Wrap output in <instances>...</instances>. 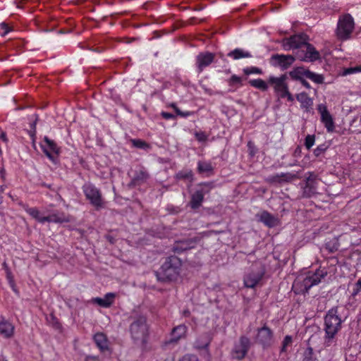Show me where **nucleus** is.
I'll return each instance as SVG.
<instances>
[{
	"instance_id": "27",
	"label": "nucleus",
	"mask_w": 361,
	"mask_h": 361,
	"mask_svg": "<svg viewBox=\"0 0 361 361\" xmlns=\"http://www.w3.org/2000/svg\"><path fill=\"white\" fill-rule=\"evenodd\" d=\"M204 201V195L197 189L191 194L189 205L192 209H197L202 206Z\"/></svg>"
},
{
	"instance_id": "18",
	"label": "nucleus",
	"mask_w": 361,
	"mask_h": 361,
	"mask_svg": "<svg viewBox=\"0 0 361 361\" xmlns=\"http://www.w3.org/2000/svg\"><path fill=\"white\" fill-rule=\"evenodd\" d=\"M149 175L144 167H138L133 171L130 182L128 184L129 188H134L145 183Z\"/></svg>"
},
{
	"instance_id": "40",
	"label": "nucleus",
	"mask_w": 361,
	"mask_h": 361,
	"mask_svg": "<svg viewBox=\"0 0 361 361\" xmlns=\"http://www.w3.org/2000/svg\"><path fill=\"white\" fill-rule=\"evenodd\" d=\"M243 78L237 75H232L231 78L228 80V84L230 87H234L235 85L242 86L243 85Z\"/></svg>"
},
{
	"instance_id": "12",
	"label": "nucleus",
	"mask_w": 361,
	"mask_h": 361,
	"mask_svg": "<svg viewBox=\"0 0 361 361\" xmlns=\"http://www.w3.org/2000/svg\"><path fill=\"white\" fill-rule=\"evenodd\" d=\"M250 344V340L248 337L241 336L239 338V343L235 345L232 350L231 355L233 358L238 360H243L247 354Z\"/></svg>"
},
{
	"instance_id": "36",
	"label": "nucleus",
	"mask_w": 361,
	"mask_h": 361,
	"mask_svg": "<svg viewBox=\"0 0 361 361\" xmlns=\"http://www.w3.org/2000/svg\"><path fill=\"white\" fill-rule=\"evenodd\" d=\"M307 69L303 67H297L289 73L290 76L295 80H300L305 77Z\"/></svg>"
},
{
	"instance_id": "23",
	"label": "nucleus",
	"mask_w": 361,
	"mask_h": 361,
	"mask_svg": "<svg viewBox=\"0 0 361 361\" xmlns=\"http://www.w3.org/2000/svg\"><path fill=\"white\" fill-rule=\"evenodd\" d=\"M176 180H183L188 182V187L190 188L194 181V173L191 169H183L176 173L174 176Z\"/></svg>"
},
{
	"instance_id": "17",
	"label": "nucleus",
	"mask_w": 361,
	"mask_h": 361,
	"mask_svg": "<svg viewBox=\"0 0 361 361\" xmlns=\"http://www.w3.org/2000/svg\"><path fill=\"white\" fill-rule=\"evenodd\" d=\"M40 145L48 158H53L52 154L59 155L60 153L61 148L58 146L57 143L47 136H44Z\"/></svg>"
},
{
	"instance_id": "21",
	"label": "nucleus",
	"mask_w": 361,
	"mask_h": 361,
	"mask_svg": "<svg viewBox=\"0 0 361 361\" xmlns=\"http://www.w3.org/2000/svg\"><path fill=\"white\" fill-rule=\"evenodd\" d=\"M259 221L262 222L269 228H273L278 225V219L267 211H263L260 214H257Z\"/></svg>"
},
{
	"instance_id": "29",
	"label": "nucleus",
	"mask_w": 361,
	"mask_h": 361,
	"mask_svg": "<svg viewBox=\"0 0 361 361\" xmlns=\"http://www.w3.org/2000/svg\"><path fill=\"white\" fill-rule=\"evenodd\" d=\"M69 218L64 214H54L49 215L48 216H43V218L40 220V223L43 224L44 222H54V223H64L68 222Z\"/></svg>"
},
{
	"instance_id": "1",
	"label": "nucleus",
	"mask_w": 361,
	"mask_h": 361,
	"mask_svg": "<svg viewBox=\"0 0 361 361\" xmlns=\"http://www.w3.org/2000/svg\"><path fill=\"white\" fill-rule=\"evenodd\" d=\"M128 320V331L133 344L145 349L149 338V325L147 316L137 310H133Z\"/></svg>"
},
{
	"instance_id": "22",
	"label": "nucleus",
	"mask_w": 361,
	"mask_h": 361,
	"mask_svg": "<svg viewBox=\"0 0 361 361\" xmlns=\"http://www.w3.org/2000/svg\"><path fill=\"white\" fill-rule=\"evenodd\" d=\"M14 333L13 325L7 321L4 317L0 318V334L5 338H11Z\"/></svg>"
},
{
	"instance_id": "57",
	"label": "nucleus",
	"mask_w": 361,
	"mask_h": 361,
	"mask_svg": "<svg viewBox=\"0 0 361 361\" xmlns=\"http://www.w3.org/2000/svg\"><path fill=\"white\" fill-rule=\"evenodd\" d=\"M291 343H292V337L290 336H286L283 341L282 344H283V345H286V347Z\"/></svg>"
},
{
	"instance_id": "24",
	"label": "nucleus",
	"mask_w": 361,
	"mask_h": 361,
	"mask_svg": "<svg viewBox=\"0 0 361 361\" xmlns=\"http://www.w3.org/2000/svg\"><path fill=\"white\" fill-rule=\"evenodd\" d=\"M115 297V293H108L104 298H92V301L100 307H109L114 303Z\"/></svg>"
},
{
	"instance_id": "58",
	"label": "nucleus",
	"mask_w": 361,
	"mask_h": 361,
	"mask_svg": "<svg viewBox=\"0 0 361 361\" xmlns=\"http://www.w3.org/2000/svg\"><path fill=\"white\" fill-rule=\"evenodd\" d=\"M51 319L53 320V326L56 329H59L61 327L60 323L57 321L56 318L53 315L51 314Z\"/></svg>"
},
{
	"instance_id": "61",
	"label": "nucleus",
	"mask_w": 361,
	"mask_h": 361,
	"mask_svg": "<svg viewBox=\"0 0 361 361\" xmlns=\"http://www.w3.org/2000/svg\"><path fill=\"white\" fill-rule=\"evenodd\" d=\"M98 360H99V358L97 356H91V355L86 356V357L85 359V361H98Z\"/></svg>"
},
{
	"instance_id": "30",
	"label": "nucleus",
	"mask_w": 361,
	"mask_h": 361,
	"mask_svg": "<svg viewBox=\"0 0 361 361\" xmlns=\"http://www.w3.org/2000/svg\"><path fill=\"white\" fill-rule=\"evenodd\" d=\"M227 56L233 60H239L244 58H251L252 54L243 49L236 48L228 53Z\"/></svg>"
},
{
	"instance_id": "42",
	"label": "nucleus",
	"mask_w": 361,
	"mask_h": 361,
	"mask_svg": "<svg viewBox=\"0 0 361 361\" xmlns=\"http://www.w3.org/2000/svg\"><path fill=\"white\" fill-rule=\"evenodd\" d=\"M247 147L249 156L251 157H255L258 152V148L256 147L255 142L252 140L248 141Z\"/></svg>"
},
{
	"instance_id": "59",
	"label": "nucleus",
	"mask_w": 361,
	"mask_h": 361,
	"mask_svg": "<svg viewBox=\"0 0 361 361\" xmlns=\"http://www.w3.org/2000/svg\"><path fill=\"white\" fill-rule=\"evenodd\" d=\"M104 49H105L103 47L97 46V47H93L91 50L94 52H97V53H102L104 51Z\"/></svg>"
},
{
	"instance_id": "49",
	"label": "nucleus",
	"mask_w": 361,
	"mask_h": 361,
	"mask_svg": "<svg viewBox=\"0 0 361 361\" xmlns=\"http://www.w3.org/2000/svg\"><path fill=\"white\" fill-rule=\"evenodd\" d=\"M0 27L3 30L2 35L4 36L12 30V27L9 26L6 23L2 22L0 23Z\"/></svg>"
},
{
	"instance_id": "34",
	"label": "nucleus",
	"mask_w": 361,
	"mask_h": 361,
	"mask_svg": "<svg viewBox=\"0 0 361 361\" xmlns=\"http://www.w3.org/2000/svg\"><path fill=\"white\" fill-rule=\"evenodd\" d=\"M249 84L261 91L265 92L268 90V84L261 78L253 79L249 81Z\"/></svg>"
},
{
	"instance_id": "6",
	"label": "nucleus",
	"mask_w": 361,
	"mask_h": 361,
	"mask_svg": "<svg viewBox=\"0 0 361 361\" xmlns=\"http://www.w3.org/2000/svg\"><path fill=\"white\" fill-rule=\"evenodd\" d=\"M255 343L266 349L270 348L274 343V332L265 322L261 328L257 329Z\"/></svg>"
},
{
	"instance_id": "32",
	"label": "nucleus",
	"mask_w": 361,
	"mask_h": 361,
	"mask_svg": "<svg viewBox=\"0 0 361 361\" xmlns=\"http://www.w3.org/2000/svg\"><path fill=\"white\" fill-rule=\"evenodd\" d=\"M186 331L187 327L184 324H180L174 327L171 331L173 339L175 341L179 340L180 338L185 336Z\"/></svg>"
},
{
	"instance_id": "60",
	"label": "nucleus",
	"mask_w": 361,
	"mask_h": 361,
	"mask_svg": "<svg viewBox=\"0 0 361 361\" xmlns=\"http://www.w3.org/2000/svg\"><path fill=\"white\" fill-rule=\"evenodd\" d=\"M25 0H16L14 1L15 4L16 5V7L18 8H23V4L25 3Z\"/></svg>"
},
{
	"instance_id": "13",
	"label": "nucleus",
	"mask_w": 361,
	"mask_h": 361,
	"mask_svg": "<svg viewBox=\"0 0 361 361\" xmlns=\"http://www.w3.org/2000/svg\"><path fill=\"white\" fill-rule=\"evenodd\" d=\"M214 53L206 51L200 52L195 58L197 72L202 73L207 67L209 66L215 60Z\"/></svg>"
},
{
	"instance_id": "62",
	"label": "nucleus",
	"mask_w": 361,
	"mask_h": 361,
	"mask_svg": "<svg viewBox=\"0 0 361 361\" xmlns=\"http://www.w3.org/2000/svg\"><path fill=\"white\" fill-rule=\"evenodd\" d=\"M299 81H300V82H301V84H302L304 87H305L306 88L310 89V88L311 87V86H310V83H309V82H308L305 79H304V78H303V79H302V80H299Z\"/></svg>"
},
{
	"instance_id": "56",
	"label": "nucleus",
	"mask_w": 361,
	"mask_h": 361,
	"mask_svg": "<svg viewBox=\"0 0 361 361\" xmlns=\"http://www.w3.org/2000/svg\"><path fill=\"white\" fill-rule=\"evenodd\" d=\"M0 140L4 142L6 145L8 142V138L7 137V134L4 131H1L0 134Z\"/></svg>"
},
{
	"instance_id": "28",
	"label": "nucleus",
	"mask_w": 361,
	"mask_h": 361,
	"mask_svg": "<svg viewBox=\"0 0 361 361\" xmlns=\"http://www.w3.org/2000/svg\"><path fill=\"white\" fill-rule=\"evenodd\" d=\"M94 341L100 351L104 353L109 350L108 339L103 333H97L94 336Z\"/></svg>"
},
{
	"instance_id": "52",
	"label": "nucleus",
	"mask_w": 361,
	"mask_h": 361,
	"mask_svg": "<svg viewBox=\"0 0 361 361\" xmlns=\"http://www.w3.org/2000/svg\"><path fill=\"white\" fill-rule=\"evenodd\" d=\"M195 137L198 141L200 142H204L207 140V135L204 132L196 133Z\"/></svg>"
},
{
	"instance_id": "37",
	"label": "nucleus",
	"mask_w": 361,
	"mask_h": 361,
	"mask_svg": "<svg viewBox=\"0 0 361 361\" xmlns=\"http://www.w3.org/2000/svg\"><path fill=\"white\" fill-rule=\"evenodd\" d=\"M305 78L310 79L317 84H322L324 82V77L321 74H317L307 69Z\"/></svg>"
},
{
	"instance_id": "51",
	"label": "nucleus",
	"mask_w": 361,
	"mask_h": 361,
	"mask_svg": "<svg viewBox=\"0 0 361 361\" xmlns=\"http://www.w3.org/2000/svg\"><path fill=\"white\" fill-rule=\"evenodd\" d=\"M326 146L325 145H319L314 151V154L316 157H319L326 149Z\"/></svg>"
},
{
	"instance_id": "7",
	"label": "nucleus",
	"mask_w": 361,
	"mask_h": 361,
	"mask_svg": "<svg viewBox=\"0 0 361 361\" xmlns=\"http://www.w3.org/2000/svg\"><path fill=\"white\" fill-rule=\"evenodd\" d=\"M301 171L302 169L293 170L290 173H281L280 174L271 176L266 178V182L274 185H281L283 183H291L295 179L301 178L300 176Z\"/></svg>"
},
{
	"instance_id": "10",
	"label": "nucleus",
	"mask_w": 361,
	"mask_h": 361,
	"mask_svg": "<svg viewBox=\"0 0 361 361\" xmlns=\"http://www.w3.org/2000/svg\"><path fill=\"white\" fill-rule=\"evenodd\" d=\"M307 175L305 185L302 186L301 197L302 198H310L317 193L318 176L314 172H307Z\"/></svg>"
},
{
	"instance_id": "11",
	"label": "nucleus",
	"mask_w": 361,
	"mask_h": 361,
	"mask_svg": "<svg viewBox=\"0 0 361 361\" xmlns=\"http://www.w3.org/2000/svg\"><path fill=\"white\" fill-rule=\"evenodd\" d=\"M295 53L298 59L305 62H314L320 59L319 52L310 43L303 45L302 49Z\"/></svg>"
},
{
	"instance_id": "64",
	"label": "nucleus",
	"mask_w": 361,
	"mask_h": 361,
	"mask_svg": "<svg viewBox=\"0 0 361 361\" xmlns=\"http://www.w3.org/2000/svg\"><path fill=\"white\" fill-rule=\"evenodd\" d=\"M0 174H1V177L2 179H4L5 178V175H6V171H5V169L4 168H2L1 170H0Z\"/></svg>"
},
{
	"instance_id": "4",
	"label": "nucleus",
	"mask_w": 361,
	"mask_h": 361,
	"mask_svg": "<svg viewBox=\"0 0 361 361\" xmlns=\"http://www.w3.org/2000/svg\"><path fill=\"white\" fill-rule=\"evenodd\" d=\"M287 78L286 74L281 75L280 77L270 76L268 83L273 87L274 93L279 99L286 98L288 102H293L294 97L289 91L286 82Z\"/></svg>"
},
{
	"instance_id": "48",
	"label": "nucleus",
	"mask_w": 361,
	"mask_h": 361,
	"mask_svg": "<svg viewBox=\"0 0 361 361\" xmlns=\"http://www.w3.org/2000/svg\"><path fill=\"white\" fill-rule=\"evenodd\" d=\"M359 72H361V64L356 66L355 67H351V68H347L345 71V75L353 74V73H359Z\"/></svg>"
},
{
	"instance_id": "31",
	"label": "nucleus",
	"mask_w": 361,
	"mask_h": 361,
	"mask_svg": "<svg viewBox=\"0 0 361 361\" xmlns=\"http://www.w3.org/2000/svg\"><path fill=\"white\" fill-rule=\"evenodd\" d=\"M211 342V338L208 334H202L195 341L196 348L202 350L207 348Z\"/></svg>"
},
{
	"instance_id": "63",
	"label": "nucleus",
	"mask_w": 361,
	"mask_h": 361,
	"mask_svg": "<svg viewBox=\"0 0 361 361\" xmlns=\"http://www.w3.org/2000/svg\"><path fill=\"white\" fill-rule=\"evenodd\" d=\"M2 266H3L4 269L5 270V272H7L11 270L10 268L8 267V265L7 264V263L6 262H3Z\"/></svg>"
},
{
	"instance_id": "15",
	"label": "nucleus",
	"mask_w": 361,
	"mask_h": 361,
	"mask_svg": "<svg viewBox=\"0 0 361 361\" xmlns=\"http://www.w3.org/2000/svg\"><path fill=\"white\" fill-rule=\"evenodd\" d=\"M327 275V271L317 269L314 274L307 276L302 281V286L307 292L313 286L317 285Z\"/></svg>"
},
{
	"instance_id": "43",
	"label": "nucleus",
	"mask_w": 361,
	"mask_h": 361,
	"mask_svg": "<svg viewBox=\"0 0 361 361\" xmlns=\"http://www.w3.org/2000/svg\"><path fill=\"white\" fill-rule=\"evenodd\" d=\"M243 73L247 75L251 74H262V71L261 68L255 66L247 67L243 69Z\"/></svg>"
},
{
	"instance_id": "8",
	"label": "nucleus",
	"mask_w": 361,
	"mask_h": 361,
	"mask_svg": "<svg viewBox=\"0 0 361 361\" xmlns=\"http://www.w3.org/2000/svg\"><path fill=\"white\" fill-rule=\"evenodd\" d=\"M200 240L201 238L198 236L176 240L171 246V252L175 254H181L195 248Z\"/></svg>"
},
{
	"instance_id": "3",
	"label": "nucleus",
	"mask_w": 361,
	"mask_h": 361,
	"mask_svg": "<svg viewBox=\"0 0 361 361\" xmlns=\"http://www.w3.org/2000/svg\"><path fill=\"white\" fill-rule=\"evenodd\" d=\"M338 306L331 308L324 317V345L330 346L342 328L343 320L338 314Z\"/></svg>"
},
{
	"instance_id": "19",
	"label": "nucleus",
	"mask_w": 361,
	"mask_h": 361,
	"mask_svg": "<svg viewBox=\"0 0 361 361\" xmlns=\"http://www.w3.org/2000/svg\"><path fill=\"white\" fill-rule=\"evenodd\" d=\"M317 110L321 115V122L324 125L328 132H332L334 129L333 118L324 104H319Z\"/></svg>"
},
{
	"instance_id": "38",
	"label": "nucleus",
	"mask_w": 361,
	"mask_h": 361,
	"mask_svg": "<svg viewBox=\"0 0 361 361\" xmlns=\"http://www.w3.org/2000/svg\"><path fill=\"white\" fill-rule=\"evenodd\" d=\"M169 106L171 107L174 110V111L176 112L177 116H179L182 118H188L194 114L193 111H181L175 103L170 104Z\"/></svg>"
},
{
	"instance_id": "47",
	"label": "nucleus",
	"mask_w": 361,
	"mask_h": 361,
	"mask_svg": "<svg viewBox=\"0 0 361 361\" xmlns=\"http://www.w3.org/2000/svg\"><path fill=\"white\" fill-rule=\"evenodd\" d=\"M36 122L37 119L30 123V129L28 131V134L32 142H35L36 138Z\"/></svg>"
},
{
	"instance_id": "14",
	"label": "nucleus",
	"mask_w": 361,
	"mask_h": 361,
	"mask_svg": "<svg viewBox=\"0 0 361 361\" xmlns=\"http://www.w3.org/2000/svg\"><path fill=\"white\" fill-rule=\"evenodd\" d=\"M307 36L304 34L295 35L286 39L283 43L286 49H296V51L302 49L305 44H307Z\"/></svg>"
},
{
	"instance_id": "9",
	"label": "nucleus",
	"mask_w": 361,
	"mask_h": 361,
	"mask_svg": "<svg viewBox=\"0 0 361 361\" xmlns=\"http://www.w3.org/2000/svg\"><path fill=\"white\" fill-rule=\"evenodd\" d=\"M83 192L86 198L90 200V203L99 209L104 207V202L99 190L93 185L87 184L83 186Z\"/></svg>"
},
{
	"instance_id": "44",
	"label": "nucleus",
	"mask_w": 361,
	"mask_h": 361,
	"mask_svg": "<svg viewBox=\"0 0 361 361\" xmlns=\"http://www.w3.org/2000/svg\"><path fill=\"white\" fill-rule=\"evenodd\" d=\"M338 247L339 244L337 242L329 241L325 243V248L331 253L336 252L338 250Z\"/></svg>"
},
{
	"instance_id": "5",
	"label": "nucleus",
	"mask_w": 361,
	"mask_h": 361,
	"mask_svg": "<svg viewBox=\"0 0 361 361\" xmlns=\"http://www.w3.org/2000/svg\"><path fill=\"white\" fill-rule=\"evenodd\" d=\"M354 20L350 14L340 17L336 28L338 38L342 40L348 39L354 29Z\"/></svg>"
},
{
	"instance_id": "33",
	"label": "nucleus",
	"mask_w": 361,
	"mask_h": 361,
	"mask_svg": "<svg viewBox=\"0 0 361 361\" xmlns=\"http://www.w3.org/2000/svg\"><path fill=\"white\" fill-rule=\"evenodd\" d=\"M215 187V183L214 181L209 182H202L197 184V189L202 192V194L204 195L205 194L209 193L213 188Z\"/></svg>"
},
{
	"instance_id": "50",
	"label": "nucleus",
	"mask_w": 361,
	"mask_h": 361,
	"mask_svg": "<svg viewBox=\"0 0 361 361\" xmlns=\"http://www.w3.org/2000/svg\"><path fill=\"white\" fill-rule=\"evenodd\" d=\"M179 361H199L198 357L195 355H185Z\"/></svg>"
},
{
	"instance_id": "2",
	"label": "nucleus",
	"mask_w": 361,
	"mask_h": 361,
	"mask_svg": "<svg viewBox=\"0 0 361 361\" xmlns=\"http://www.w3.org/2000/svg\"><path fill=\"white\" fill-rule=\"evenodd\" d=\"M182 267V259L175 255H171L164 259L159 269L154 271V275L159 282L164 283L176 282L180 277Z\"/></svg>"
},
{
	"instance_id": "39",
	"label": "nucleus",
	"mask_w": 361,
	"mask_h": 361,
	"mask_svg": "<svg viewBox=\"0 0 361 361\" xmlns=\"http://www.w3.org/2000/svg\"><path fill=\"white\" fill-rule=\"evenodd\" d=\"M24 209L27 213H28L32 218L35 219L37 221L40 222V220L43 216H40L39 211L35 207H29L27 205L24 206Z\"/></svg>"
},
{
	"instance_id": "20",
	"label": "nucleus",
	"mask_w": 361,
	"mask_h": 361,
	"mask_svg": "<svg viewBox=\"0 0 361 361\" xmlns=\"http://www.w3.org/2000/svg\"><path fill=\"white\" fill-rule=\"evenodd\" d=\"M274 65L280 67L282 70L288 68L295 61V58L291 55L274 54L271 56Z\"/></svg>"
},
{
	"instance_id": "45",
	"label": "nucleus",
	"mask_w": 361,
	"mask_h": 361,
	"mask_svg": "<svg viewBox=\"0 0 361 361\" xmlns=\"http://www.w3.org/2000/svg\"><path fill=\"white\" fill-rule=\"evenodd\" d=\"M314 135H307L305 140V145L307 149H310L314 144Z\"/></svg>"
},
{
	"instance_id": "25",
	"label": "nucleus",
	"mask_w": 361,
	"mask_h": 361,
	"mask_svg": "<svg viewBox=\"0 0 361 361\" xmlns=\"http://www.w3.org/2000/svg\"><path fill=\"white\" fill-rule=\"evenodd\" d=\"M296 99L300 103L302 109L309 111L313 105V99L305 92L296 94Z\"/></svg>"
},
{
	"instance_id": "55",
	"label": "nucleus",
	"mask_w": 361,
	"mask_h": 361,
	"mask_svg": "<svg viewBox=\"0 0 361 361\" xmlns=\"http://www.w3.org/2000/svg\"><path fill=\"white\" fill-rule=\"evenodd\" d=\"M105 238L106 239V240H108L109 242V243H111L112 245H114L116 242L115 236L113 235H111L110 233L105 235Z\"/></svg>"
},
{
	"instance_id": "16",
	"label": "nucleus",
	"mask_w": 361,
	"mask_h": 361,
	"mask_svg": "<svg viewBox=\"0 0 361 361\" xmlns=\"http://www.w3.org/2000/svg\"><path fill=\"white\" fill-rule=\"evenodd\" d=\"M265 267L261 264L257 272L252 271L244 278V285L246 288H254L262 279L265 274Z\"/></svg>"
},
{
	"instance_id": "41",
	"label": "nucleus",
	"mask_w": 361,
	"mask_h": 361,
	"mask_svg": "<svg viewBox=\"0 0 361 361\" xmlns=\"http://www.w3.org/2000/svg\"><path fill=\"white\" fill-rule=\"evenodd\" d=\"M315 360L312 348L307 347L303 354V361H315Z\"/></svg>"
},
{
	"instance_id": "46",
	"label": "nucleus",
	"mask_w": 361,
	"mask_h": 361,
	"mask_svg": "<svg viewBox=\"0 0 361 361\" xmlns=\"http://www.w3.org/2000/svg\"><path fill=\"white\" fill-rule=\"evenodd\" d=\"M6 279L8 281L9 285L11 286V287L12 288V289L14 291H16V283H15L14 277H13V275L11 271L10 270V271L6 272Z\"/></svg>"
},
{
	"instance_id": "54",
	"label": "nucleus",
	"mask_w": 361,
	"mask_h": 361,
	"mask_svg": "<svg viewBox=\"0 0 361 361\" xmlns=\"http://www.w3.org/2000/svg\"><path fill=\"white\" fill-rule=\"evenodd\" d=\"M361 292V288H359L357 286V283H355L354 285V287L352 290L350 297L353 298H355L357 295H358Z\"/></svg>"
},
{
	"instance_id": "35",
	"label": "nucleus",
	"mask_w": 361,
	"mask_h": 361,
	"mask_svg": "<svg viewBox=\"0 0 361 361\" xmlns=\"http://www.w3.org/2000/svg\"><path fill=\"white\" fill-rule=\"evenodd\" d=\"M130 142H131L133 147L137 149L148 151L151 148L149 143L141 139H130Z\"/></svg>"
},
{
	"instance_id": "53",
	"label": "nucleus",
	"mask_w": 361,
	"mask_h": 361,
	"mask_svg": "<svg viewBox=\"0 0 361 361\" xmlns=\"http://www.w3.org/2000/svg\"><path fill=\"white\" fill-rule=\"evenodd\" d=\"M161 116H162L163 118H164L166 120H173L176 118L175 115H173L171 113L166 112V111H162L161 113Z\"/></svg>"
},
{
	"instance_id": "26",
	"label": "nucleus",
	"mask_w": 361,
	"mask_h": 361,
	"mask_svg": "<svg viewBox=\"0 0 361 361\" xmlns=\"http://www.w3.org/2000/svg\"><path fill=\"white\" fill-rule=\"evenodd\" d=\"M197 172L204 177H209L214 174V167L211 162L200 161L197 164Z\"/></svg>"
}]
</instances>
